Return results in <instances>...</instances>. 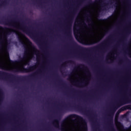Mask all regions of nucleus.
Segmentation results:
<instances>
[{"instance_id":"obj_41","label":"nucleus","mask_w":131,"mask_h":131,"mask_svg":"<svg viewBox=\"0 0 131 131\" xmlns=\"http://www.w3.org/2000/svg\"><path fill=\"white\" fill-rule=\"evenodd\" d=\"M115 131H116V130H115Z\"/></svg>"},{"instance_id":"obj_40","label":"nucleus","mask_w":131,"mask_h":131,"mask_svg":"<svg viewBox=\"0 0 131 131\" xmlns=\"http://www.w3.org/2000/svg\"><path fill=\"white\" fill-rule=\"evenodd\" d=\"M122 60H120V62H121Z\"/></svg>"},{"instance_id":"obj_1","label":"nucleus","mask_w":131,"mask_h":131,"mask_svg":"<svg viewBox=\"0 0 131 131\" xmlns=\"http://www.w3.org/2000/svg\"><path fill=\"white\" fill-rule=\"evenodd\" d=\"M61 131H88V123L82 117L72 114L61 122Z\"/></svg>"},{"instance_id":"obj_36","label":"nucleus","mask_w":131,"mask_h":131,"mask_svg":"<svg viewBox=\"0 0 131 131\" xmlns=\"http://www.w3.org/2000/svg\"><path fill=\"white\" fill-rule=\"evenodd\" d=\"M69 79H71V78H69Z\"/></svg>"},{"instance_id":"obj_28","label":"nucleus","mask_w":131,"mask_h":131,"mask_svg":"<svg viewBox=\"0 0 131 131\" xmlns=\"http://www.w3.org/2000/svg\"><path fill=\"white\" fill-rule=\"evenodd\" d=\"M99 20H100V21H104V19H100Z\"/></svg>"},{"instance_id":"obj_11","label":"nucleus","mask_w":131,"mask_h":131,"mask_svg":"<svg viewBox=\"0 0 131 131\" xmlns=\"http://www.w3.org/2000/svg\"><path fill=\"white\" fill-rule=\"evenodd\" d=\"M127 109L128 110H131V105H128L122 107V108H121L120 110L118 111V112H119V113H120L121 111H124L125 110H127Z\"/></svg>"},{"instance_id":"obj_38","label":"nucleus","mask_w":131,"mask_h":131,"mask_svg":"<svg viewBox=\"0 0 131 131\" xmlns=\"http://www.w3.org/2000/svg\"><path fill=\"white\" fill-rule=\"evenodd\" d=\"M69 76H70V75H69Z\"/></svg>"},{"instance_id":"obj_20","label":"nucleus","mask_w":131,"mask_h":131,"mask_svg":"<svg viewBox=\"0 0 131 131\" xmlns=\"http://www.w3.org/2000/svg\"><path fill=\"white\" fill-rule=\"evenodd\" d=\"M74 83L76 84H77L78 85H79V86H81V84L80 83H76L75 82H73Z\"/></svg>"},{"instance_id":"obj_39","label":"nucleus","mask_w":131,"mask_h":131,"mask_svg":"<svg viewBox=\"0 0 131 131\" xmlns=\"http://www.w3.org/2000/svg\"><path fill=\"white\" fill-rule=\"evenodd\" d=\"M75 57H77V56H76Z\"/></svg>"},{"instance_id":"obj_13","label":"nucleus","mask_w":131,"mask_h":131,"mask_svg":"<svg viewBox=\"0 0 131 131\" xmlns=\"http://www.w3.org/2000/svg\"><path fill=\"white\" fill-rule=\"evenodd\" d=\"M59 120H60V118H58V119L54 120V122H53V124L56 127H57V128H60V125H59Z\"/></svg>"},{"instance_id":"obj_26","label":"nucleus","mask_w":131,"mask_h":131,"mask_svg":"<svg viewBox=\"0 0 131 131\" xmlns=\"http://www.w3.org/2000/svg\"><path fill=\"white\" fill-rule=\"evenodd\" d=\"M62 66H66V63H63Z\"/></svg>"},{"instance_id":"obj_7","label":"nucleus","mask_w":131,"mask_h":131,"mask_svg":"<svg viewBox=\"0 0 131 131\" xmlns=\"http://www.w3.org/2000/svg\"><path fill=\"white\" fill-rule=\"evenodd\" d=\"M20 22V20H16V19H13V20H5L3 21V23L5 25H8L9 26H12V27H16V26L14 25L13 23H19Z\"/></svg>"},{"instance_id":"obj_8","label":"nucleus","mask_w":131,"mask_h":131,"mask_svg":"<svg viewBox=\"0 0 131 131\" xmlns=\"http://www.w3.org/2000/svg\"><path fill=\"white\" fill-rule=\"evenodd\" d=\"M78 28V26L75 25L74 26V34L75 38H80V37L79 36V30Z\"/></svg>"},{"instance_id":"obj_5","label":"nucleus","mask_w":131,"mask_h":131,"mask_svg":"<svg viewBox=\"0 0 131 131\" xmlns=\"http://www.w3.org/2000/svg\"><path fill=\"white\" fill-rule=\"evenodd\" d=\"M19 29H21V30H23V32H25V33H26V34H28V35H29L31 38H33L38 43H40V41L38 40V39H36L37 37L36 36L34 35V34L33 32H32V31L29 29V28L24 26V24L22 23L20 24V25L19 26Z\"/></svg>"},{"instance_id":"obj_33","label":"nucleus","mask_w":131,"mask_h":131,"mask_svg":"<svg viewBox=\"0 0 131 131\" xmlns=\"http://www.w3.org/2000/svg\"><path fill=\"white\" fill-rule=\"evenodd\" d=\"M5 29L7 30V29H9L8 28H5Z\"/></svg>"},{"instance_id":"obj_27","label":"nucleus","mask_w":131,"mask_h":131,"mask_svg":"<svg viewBox=\"0 0 131 131\" xmlns=\"http://www.w3.org/2000/svg\"><path fill=\"white\" fill-rule=\"evenodd\" d=\"M108 38H112V35H111L108 37Z\"/></svg>"},{"instance_id":"obj_9","label":"nucleus","mask_w":131,"mask_h":131,"mask_svg":"<svg viewBox=\"0 0 131 131\" xmlns=\"http://www.w3.org/2000/svg\"><path fill=\"white\" fill-rule=\"evenodd\" d=\"M19 34H21V35H23V36L25 37V35H23V34H22V33L21 32H19ZM25 38L28 42V45H29V46H30L31 47H32L34 50H35L36 51L35 52V53L36 54V53H38V50H37V49L34 47V46H33L32 42L30 41V40H29V39H28V38L26 37H25Z\"/></svg>"},{"instance_id":"obj_17","label":"nucleus","mask_w":131,"mask_h":131,"mask_svg":"<svg viewBox=\"0 0 131 131\" xmlns=\"http://www.w3.org/2000/svg\"><path fill=\"white\" fill-rule=\"evenodd\" d=\"M67 63H70V64H73L74 65H75V61L73 60H69Z\"/></svg>"},{"instance_id":"obj_6","label":"nucleus","mask_w":131,"mask_h":131,"mask_svg":"<svg viewBox=\"0 0 131 131\" xmlns=\"http://www.w3.org/2000/svg\"><path fill=\"white\" fill-rule=\"evenodd\" d=\"M35 69V66H30L28 68H25L24 67L21 68H15L12 70L13 72H17L18 73H28Z\"/></svg>"},{"instance_id":"obj_18","label":"nucleus","mask_w":131,"mask_h":131,"mask_svg":"<svg viewBox=\"0 0 131 131\" xmlns=\"http://www.w3.org/2000/svg\"><path fill=\"white\" fill-rule=\"evenodd\" d=\"M3 95H4V92H3V90H2V89L0 88V98H2Z\"/></svg>"},{"instance_id":"obj_14","label":"nucleus","mask_w":131,"mask_h":131,"mask_svg":"<svg viewBox=\"0 0 131 131\" xmlns=\"http://www.w3.org/2000/svg\"><path fill=\"white\" fill-rule=\"evenodd\" d=\"M69 110V107L67 106H64L63 107V108L60 109V111L61 112H66V111H68Z\"/></svg>"},{"instance_id":"obj_10","label":"nucleus","mask_w":131,"mask_h":131,"mask_svg":"<svg viewBox=\"0 0 131 131\" xmlns=\"http://www.w3.org/2000/svg\"><path fill=\"white\" fill-rule=\"evenodd\" d=\"M80 67H82L85 70H86V73L89 75H90V71L89 70V69H88V67L84 66L83 64H79L78 67H75L74 68V70H76L77 68H80Z\"/></svg>"},{"instance_id":"obj_35","label":"nucleus","mask_w":131,"mask_h":131,"mask_svg":"<svg viewBox=\"0 0 131 131\" xmlns=\"http://www.w3.org/2000/svg\"><path fill=\"white\" fill-rule=\"evenodd\" d=\"M15 43H17V42H15Z\"/></svg>"},{"instance_id":"obj_15","label":"nucleus","mask_w":131,"mask_h":131,"mask_svg":"<svg viewBox=\"0 0 131 131\" xmlns=\"http://www.w3.org/2000/svg\"><path fill=\"white\" fill-rule=\"evenodd\" d=\"M86 15L88 17V19L89 20L90 22H92V19H91V12L88 11L86 14Z\"/></svg>"},{"instance_id":"obj_19","label":"nucleus","mask_w":131,"mask_h":131,"mask_svg":"<svg viewBox=\"0 0 131 131\" xmlns=\"http://www.w3.org/2000/svg\"><path fill=\"white\" fill-rule=\"evenodd\" d=\"M5 4H7V2L4 1V3H3L2 4H0V8L3 7V5H5Z\"/></svg>"},{"instance_id":"obj_31","label":"nucleus","mask_w":131,"mask_h":131,"mask_svg":"<svg viewBox=\"0 0 131 131\" xmlns=\"http://www.w3.org/2000/svg\"><path fill=\"white\" fill-rule=\"evenodd\" d=\"M129 32H130V30H128L127 33H129Z\"/></svg>"},{"instance_id":"obj_4","label":"nucleus","mask_w":131,"mask_h":131,"mask_svg":"<svg viewBox=\"0 0 131 131\" xmlns=\"http://www.w3.org/2000/svg\"><path fill=\"white\" fill-rule=\"evenodd\" d=\"M38 72H40V70H39L37 72L34 73L33 74H31L28 76H15L12 74H10L6 72L0 71V77H2V78H4V80H7L8 78H16V79H17V80H21V81H23L24 80H26L27 79L32 78V77H34L35 75H36V74L38 73Z\"/></svg>"},{"instance_id":"obj_16","label":"nucleus","mask_w":131,"mask_h":131,"mask_svg":"<svg viewBox=\"0 0 131 131\" xmlns=\"http://www.w3.org/2000/svg\"><path fill=\"white\" fill-rule=\"evenodd\" d=\"M0 69L7 70V69H6V67L5 66V64H4V63H3L2 62H0Z\"/></svg>"},{"instance_id":"obj_22","label":"nucleus","mask_w":131,"mask_h":131,"mask_svg":"<svg viewBox=\"0 0 131 131\" xmlns=\"http://www.w3.org/2000/svg\"><path fill=\"white\" fill-rule=\"evenodd\" d=\"M89 119H90V121H91L92 122H93V118H92L91 117H90L89 118Z\"/></svg>"},{"instance_id":"obj_24","label":"nucleus","mask_w":131,"mask_h":131,"mask_svg":"<svg viewBox=\"0 0 131 131\" xmlns=\"http://www.w3.org/2000/svg\"><path fill=\"white\" fill-rule=\"evenodd\" d=\"M58 80L59 81V82H63V80H62V79L58 78Z\"/></svg>"},{"instance_id":"obj_3","label":"nucleus","mask_w":131,"mask_h":131,"mask_svg":"<svg viewBox=\"0 0 131 131\" xmlns=\"http://www.w3.org/2000/svg\"><path fill=\"white\" fill-rule=\"evenodd\" d=\"M11 33H15L19 42H20V43L23 45V47H24L25 51L23 57L19 56V59L18 60L13 61L10 60V62L11 64H17L18 63H21V62H22V61H23L24 59H26V58H27V56H28V54H29V48H28V46L26 43H25V42L23 40V39H22V37L20 36V35L18 33H17V31L15 30L10 29V31H8L6 34L4 35L3 37H2V35L0 34V49H2L3 48V43H4L5 39H8V35H9L11 34Z\"/></svg>"},{"instance_id":"obj_12","label":"nucleus","mask_w":131,"mask_h":131,"mask_svg":"<svg viewBox=\"0 0 131 131\" xmlns=\"http://www.w3.org/2000/svg\"><path fill=\"white\" fill-rule=\"evenodd\" d=\"M96 42L93 40L92 41H84L83 45H85V46H92V45H95Z\"/></svg>"},{"instance_id":"obj_30","label":"nucleus","mask_w":131,"mask_h":131,"mask_svg":"<svg viewBox=\"0 0 131 131\" xmlns=\"http://www.w3.org/2000/svg\"><path fill=\"white\" fill-rule=\"evenodd\" d=\"M38 56L37 55V61H38Z\"/></svg>"},{"instance_id":"obj_25","label":"nucleus","mask_w":131,"mask_h":131,"mask_svg":"<svg viewBox=\"0 0 131 131\" xmlns=\"http://www.w3.org/2000/svg\"><path fill=\"white\" fill-rule=\"evenodd\" d=\"M123 117H126V114H124Z\"/></svg>"},{"instance_id":"obj_32","label":"nucleus","mask_w":131,"mask_h":131,"mask_svg":"<svg viewBox=\"0 0 131 131\" xmlns=\"http://www.w3.org/2000/svg\"><path fill=\"white\" fill-rule=\"evenodd\" d=\"M80 110L81 111H83L82 108H80Z\"/></svg>"},{"instance_id":"obj_21","label":"nucleus","mask_w":131,"mask_h":131,"mask_svg":"<svg viewBox=\"0 0 131 131\" xmlns=\"http://www.w3.org/2000/svg\"><path fill=\"white\" fill-rule=\"evenodd\" d=\"M88 4H89L90 5L93 4V2L92 1V0H90L88 2Z\"/></svg>"},{"instance_id":"obj_37","label":"nucleus","mask_w":131,"mask_h":131,"mask_svg":"<svg viewBox=\"0 0 131 131\" xmlns=\"http://www.w3.org/2000/svg\"><path fill=\"white\" fill-rule=\"evenodd\" d=\"M10 82H12V81H10Z\"/></svg>"},{"instance_id":"obj_34","label":"nucleus","mask_w":131,"mask_h":131,"mask_svg":"<svg viewBox=\"0 0 131 131\" xmlns=\"http://www.w3.org/2000/svg\"><path fill=\"white\" fill-rule=\"evenodd\" d=\"M84 25H86V24L85 23H84Z\"/></svg>"},{"instance_id":"obj_29","label":"nucleus","mask_w":131,"mask_h":131,"mask_svg":"<svg viewBox=\"0 0 131 131\" xmlns=\"http://www.w3.org/2000/svg\"><path fill=\"white\" fill-rule=\"evenodd\" d=\"M0 29H3V27H2V26H0Z\"/></svg>"},{"instance_id":"obj_2","label":"nucleus","mask_w":131,"mask_h":131,"mask_svg":"<svg viewBox=\"0 0 131 131\" xmlns=\"http://www.w3.org/2000/svg\"><path fill=\"white\" fill-rule=\"evenodd\" d=\"M77 8H76L75 10L73 12L71 15L70 16L69 20L68 21L67 25V34L69 38L72 39V43L75 49L81 51V52H92V51H95V50H97V49H100L104 46V43H106V41H103L101 44L95 46L93 48H85L84 47L79 46L76 42L73 40L72 39V24L73 23V19H74V15L76 12Z\"/></svg>"},{"instance_id":"obj_23","label":"nucleus","mask_w":131,"mask_h":131,"mask_svg":"<svg viewBox=\"0 0 131 131\" xmlns=\"http://www.w3.org/2000/svg\"><path fill=\"white\" fill-rule=\"evenodd\" d=\"M96 2H102V0H96ZM110 2L111 4H112V0H111Z\"/></svg>"}]
</instances>
